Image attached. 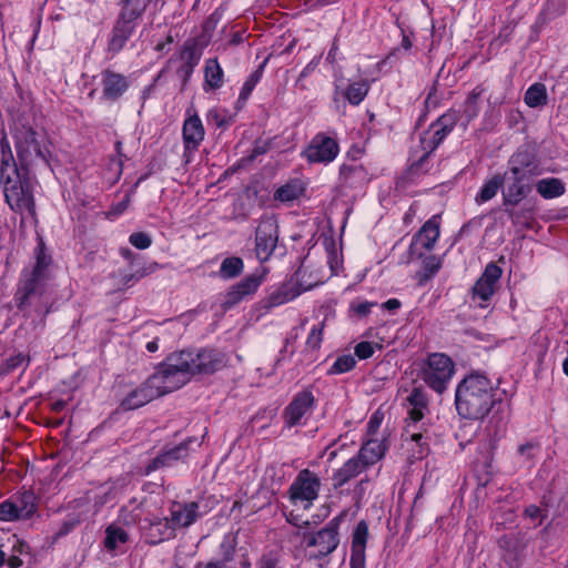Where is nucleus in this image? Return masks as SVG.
I'll return each instance as SVG.
<instances>
[{"instance_id": "49", "label": "nucleus", "mask_w": 568, "mask_h": 568, "mask_svg": "<svg viewBox=\"0 0 568 568\" xmlns=\"http://www.w3.org/2000/svg\"><path fill=\"white\" fill-rule=\"evenodd\" d=\"M129 241L134 247L139 250H145L152 244V239L144 232L132 233L129 237Z\"/></svg>"}, {"instance_id": "6", "label": "nucleus", "mask_w": 568, "mask_h": 568, "mask_svg": "<svg viewBox=\"0 0 568 568\" xmlns=\"http://www.w3.org/2000/svg\"><path fill=\"white\" fill-rule=\"evenodd\" d=\"M303 539L306 548H315L310 552V559H322L331 555L338 546V523L331 520L324 528L315 534H304Z\"/></svg>"}, {"instance_id": "28", "label": "nucleus", "mask_w": 568, "mask_h": 568, "mask_svg": "<svg viewBox=\"0 0 568 568\" xmlns=\"http://www.w3.org/2000/svg\"><path fill=\"white\" fill-rule=\"evenodd\" d=\"M420 420H413L409 416L405 427V434L412 442H415L419 447L418 458H422L428 452L427 440L429 438L427 429L424 424H419Z\"/></svg>"}, {"instance_id": "27", "label": "nucleus", "mask_w": 568, "mask_h": 568, "mask_svg": "<svg viewBox=\"0 0 568 568\" xmlns=\"http://www.w3.org/2000/svg\"><path fill=\"white\" fill-rule=\"evenodd\" d=\"M339 180L345 186H356L368 181L367 171L363 165L357 163H344L339 168Z\"/></svg>"}, {"instance_id": "52", "label": "nucleus", "mask_w": 568, "mask_h": 568, "mask_svg": "<svg viewBox=\"0 0 568 568\" xmlns=\"http://www.w3.org/2000/svg\"><path fill=\"white\" fill-rule=\"evenodd\" d=\"M375 305L376 303L373 302H361L357 304L353 303L351 305V311L354 313L355 316L363 318L369 314L372 307Z\"/></svg>"}, {"instance_id": "42", "label": "nucleus", "mask_w": 568, "mask_h": 568, "mask_svg": "<svg viewBox=\"0 0 568 568\" xmlns=\"http://www.w3.org/2000/svg\"><path fill=\"white\" fill-rule=\"evenodd\" d=\"M243 271V261L240 257H226L221 266L220 274L223 278H233L240 275Z\"/></svg>"}, {"instance_id": "1", "label": "nucleus", "mask_w": 568, "mask_h": 568, "mask_svg": "<svg viewBox=\"0 0 568 568\" xmlns=\"http://www.w3.org/2000/svg\"><path fill=\"white\" fill-rule=\"evenodd\" d=\"M52 258L44 251L43 243L36 248V265L31 271H24L16 294L17 306L20 311H26L29 306H34L37 312L49 313L51 296L48 282L51 278L49 266Z\"/></svg>"}, {"instance_id": "7", "label": "nucleus", "mask_w": 568, "mask_h": 568, "mask_svg": "<svg viewBox=\"0 0 568 568\" xmlns=\"http://www.w3.org/2000/svg\"><path fill=\"white\" fill-rule=\"evenodd\" d=\"M320 488V477L310 469H303L290 486V498L295 505L302 504L304 508H308L318 497Z\"/></svg>"}, {"instance_id": "48", "label": "nucleus", "mask_w": 568, "mask_h": 568, "mask_svg": "<svg viewBox=\"0 0 568 568\" xmlns=\"http://www.w3.org/2000/svg\"><path fill=\"white\" fill-rule=\"evenodd\" d=\"M323 328H324V322L318 324L317 326L313 327L307 339H306V346L313 351L318 349L321 346V343L323 341Z\"/></svg>"}, {"instance_id": "9", "label": "nucleus", "mask_w": 568, "mask_h": 568, "mask_svg": "<svg viewBox=\"0 0 568 568\" xmlns=\"http://www.w3.org/2000/svg\"><path fill=\"white\" fill-rule=\"evenodd\" d=\"M501 274L503 270L497 264L493 262L487 264L484 273L471 287L473 302L481 308L487 307L488 301L494 295Z\"/></svg>"}, {"instance_id": "11", "label": "nucleus", "mask_w": 568, "mask_h": 568, "mask_svg": "<svg viewBox=\"0 0 568 568\" xmlns=\"http://www.w3.org/2000/svg\"><path fill=\"white\" fill-rule=\"evenodd\" d=\"M339 152L335 139L325 133L316 134L303 151V155L310 163H329L334 161Z\"/></svg>"}, {"instance_id": "64", "label": "nucleus", "mask_w": 568, "mask_h": 568, "mask_svg": "<svg viewBox=\"0 0 568 568\" xmlns=\"http://www.w3.org/2000/svg\"><path fill=\"white\" fill-rule=\"evenodd\" d=\"M130 201H131V196H130V194H126L124 196V199L114 207V212L116 214L123 213L128 209Z\"/></svg>"}, {"instance_id": "8", "label": "nucleus", "mask_w": 568, "mask_h": 568, "mask_svg": "<svg viewBox=\"0 0 568 568\" xmlns=\"http://www.w3.org/2000/svg\"><path fill=\"white\" fill-rule=\"evenodd\" d=\"M511 175H524L532 179L541 174L540 161L536 149L530 144H524L508 160V171L505 173Z\"/></svg>"}, {"instance_id": "23", "label": "nucleus", "mask_w": 568, "mask_h": 568, "mask_svg": "<svg viewBox=\"0 0 568 568\" xmlns=\"http://www.w3.org/2000/svg\"><path fill=\"white\" fill-rule=\"evenodd\" d=\"M191 442V439H187L178 446L161 453L146 466V473L149 474L162 467H170L178 460L184 459L189 455V445Z\"/></svg>"}, {"instance_id": "13", "label": "nucleus", "mask_w": 568, "mask_h": 568, "mask_svg": "<svg viewBox=\"0 0 568 568\" xmlns=\"http://www.w3.org/2000/svg\"><path fill=\"white\" fill-rule=\"evenodd\" d=\"M278 240V226L275 220L261 221L255 232V252L261 261H266L274 252Z\"/></svg>"}, {"instance_id": "61", "label": "nucleus", "mask_w": 568, "mask_h": 568, "mask_svg": "<svg viewBox=\"0 0 568 568\" xmlns=\"http://www.w3.org/2000/svg\"><path fill=\"white\" fill-rule=\"evenodd\" d=\"M257 568H277V562L271 556H263L257 562Z\"/></svg>"}, {"instance_id": "21", "label": "nucleus", "mask_w": 568, "mask_h": 568, "mask_svg": "<svg viewBox=\"0 0 568 568\" xmlns=\"http://www.w3.org/2000/svg\"><path fill=\"white\" fill-rule=\"evenodd\" d=\"M204 126L201 119L194 113L190 114L183 124V143L185 155L197 150L204 139Z\"/></svg>"}, {"instance_id": "55", "label": "nucleus", "mask_w": 568, "mask_h": 568, "mask_svg": "<svg viewBox=\"0 0 568 568\" xmlns=\"http://www.w3.org/2000/svg\"><path fill=\"white\" fill-rule=\"evenodd\" d=\"M456 121H457V115L455 112H449V113H446L444 115H442L436 124L439 125L440 128H444L448 131H452L456 124Z\"/></svg>"}, {"instance_id": "10", "label": "nucleus", "mask_w": 568, "mask_h": 568, "mask_svg": "<svg viewBox=\"0 0 568 568\" xmlns=\"http://www.w3.org/2000/svg\"><path fill=\"white\" fill-rule=\"evenodd\" d=\"M13 138L18 158L22 165L30 164L34 158H43L36 131L26 124L14 128Z\"/></svg>"}, {"instance_id": "4", "label": "nucleus", "mask_w": 568, "mask_h": 568, "mask_svg": "<svg viewBox=\"0 0 568 568\" xmlns=\"http://www.w3.org/2000/svg\"><path fill=\"white\" fill-rule=\"evenodd\" d=\"M14 176L8 175L3 181V193L7 204L12 211L21 215L36 216V202L31 185L27 179L22 180L16 168Z\"/></svg>"}, {"instance_id": "60", "label": "nucleus", "mask_w": 568, "mask_h": 568, "mask_svg": "<svg viewBox=\"0 0 568 568\" xmlns=\"http://www.w3.org/2000/svg\"><path fill=\"white\" fill-rule=\"evenodd\" d=\"M381 423H382V418H379V417L377 416V414H374V415L371 417V419H369V422H368V424H367V434H368L369 436L375 435V434H376V432H377V429L379 428Z\"/></svg>"}, {"instance_id": "46", "label": "nucleus", "mask_w": 568, "mask_h": 568, "mask_svg": "<svg viewBox=\"0 0 568 568\" xmlns=\"http://www.w3.org/2000/svg\"><path fill=\"white\" fill-rule=\"evenodd\" d=\"M356 364L355 358L352 355L339 356L332 367L328 369V374H343L351 371Z\"/></svg>"}, {"instance_id": "59", "label": "nucleus", "mask_w": 568, "mask_h": 568, "mask_svg": "<svg viewBox=\"0 0 568 568\" xmlns=\"http://www.w3.org/2000/svg\"><path fill=\"white\" fill-rule=\"evenodd\" d=\"M195 69V65H191V64H184L182 63L176 73L183 80V82H187V80L191 78L193 71Z\"/></svg>"}, {"instance_id": "26", "label": "nucleus", "mask_w": 568, "mask_h": 568, "mask_svg": "<svg viewBox=\"0 0 568 568\" xmlns=\"http://www.w3.org/2000/svg\"><path fill=\"white\" fill-rule=\"evenodd\" d=\"M159 393L149 387V378L140 387L130 392L125 398L121 402V407L125 410L136 409L154 398H158Z\"/></svg>"}, {"instance_id": "57", "label": "nucleus", "mask_w": 568, "mask_h": 568, "mask_svg": "<svg viewBox=\"0 0 568 568\" xmlns=\"http://www.w3.org/2000/svg\"><path fill=\"white\" fill-rule=\"evenodd\" d=\"M318 64V60L311 61L301 72L296 85L300 87L302 90H306V85L302 82V80L307 77L311 72L315 70V68Z\"/></svg>"}, {"instance_id": "5", "label": "nucleus", "mask_w": 568, "mask_h": 568, "mask_svg": "<svg viewBox=\"0 0 568 568\" xmlns=\"http://www.w3.org/2000/svg\"><path fill=\"white\" fill-rule=\"evenodd\" d=\"M455 366L450 357L442 353L428 356L422 369V379L435 392L442 394L454 375Z\"/></svg>"}, {"instance_id": "54", "label": "nucleus", "mask_w": 568, "mask_h": 568, "mask_svg": "<svg viewBox=\"0 0 568 568\" xmlns=\"http://www.w3.org/2000/svg\"><path fill=\"white\" fill-rule=\"evenodd\" d=\"M81 521L79 516L70 515L68 519H65L58 531V536H64L69 534L75 526H78Z\"/></svg>"}, {"instance_id": "47", "label": "nucleus", "mask_w": 568, "mask_h": 568, "mask_svg": "<svg viewBox=\"0 0 568 568\" xmlns=\"http://www.w3.org/2000/svg\"><path fill=\"white\" fill-rule=\"evenodd\" d=\"M21 516L19 514L18 505L11 503L9 500L2 501L0 504V519L6 521H11L16 519H20Z\"/></svg>"}, {"instance_id": "2", "label": "nucleus", "mask_w": 568, "mask_h": 568, "mask_svg": "<svg viewBox=\"0 0 568 568\" xmlns=\"http://www.w3.org/2000/svg\"><path fill=\"white\" fill-rule=\"evenodd\" d=\"M500 402L491 382L480 374H469L456 388V409L463 418L481 419Z\"/></svg>"}, {"instance_id": "51", "label": "nucleus", "mask_w": 568, "mask_h": 568, "mask_svg": "<svg viewBox=\"0 0 568 568\" xmlns=\"http://www.w3.org/2000/svg\"><path fill=\"white\" fill-rule=\"evenodd\" d=\"M374 344L371 342H361L355 346V355L361 359H366L373 356Z\"/></svg>"}, {"instance_id": "14", "label": "nucleus", "mask_w": 568, "mask_h": 568, "mask_svg": "<svg viewBox=\"0 0 568 568\" xmlns=\"http://www.w3.org/2000/svg\"><path fill=\"white\" fill-rule=\"evenodd\" d=\"M102 99L114 102L124 95L130 87L126 75L112 69H104L101 72Z\"/></svg>"}, {"instance_id": "35", "label": "nucleus", "mask_w": 568, "mask_h": 568, "mask_svg": "<svg viewBox=\"0 0 568 568\" xmlns=\"http://www.w3.org/2000/svg\"><path fill=\"white\" fill-rule=\"evenodd\" d=\"M152 0H119L120 13L134 20L140 19Z\"/></svg>"}, {"instance_id": "24", "label": "nucleus", "mask_w": 568, "mask_h": 568, "mask_svg": "<svg viewBox=\"0 0 568 568\" xmlns=\"http://www.w3.org/2000/svg\"><path fill=\"white\" fill-rule=\"evenodd\" d=\"M432 129L433 134L429 139H427L426 136H423L420 139V143L423 144L425 153L410 165L409 171L412 173H418L420 170H423L424 164L427 161L429 154L442 143V141L450 132L444 128H440L436 123L432 126Z\"/></svg>"}, {"instance_id": "17", "label": "nucleus", "mask_w": 568, "mask_h": 568, "mask_svg": "<svg viewBox=\"0 0 568 568\" xmlns=\"http://www.w3.org/2000/svg\"><path fill=\"white\" fill-rule=\"evenodd\" d=\"M136 21L138 20L119 14L108 43L109 52L115 54L124 48L126 41L131 38L136 28Z\"/></svg>"}, {"instance_id": "34", "label": "nucleus", "mask_w": 568, "mask_h": 568, "mask_svg": "<svg viewBox=\"0 0 568 568\" xmlns=\"http://www.w3.org/2000/svg\"><path fill=\"white\" fill-rule=\"evenodd\" d=\"M536 190L544 199H555L565 193V184L557 178L539 180Z\"/></svg>"}, {"instance_id": "29", "label": "nucleus", "mask_w": 568, "mask_h": 568, "mask_svg": "<svg viewBox=\"0 0 568 568\" xmlns=\"http://www.w3.org/2000/svg\"><path fill=\"white\" fill-rule=\"evenodd\" d=\"M175 536V528L169 518H155L150 521V544L158 545Z\"/></svg>"}, {"instance_id": "53", "label": "nucleus", "mask_w": 568, "mask_h": 568, "mask_svg": "<svg viewBox=\"0 0 568 568\" xmlns=\"http://www.w3.org/2000/svg\"><path fill=\"white\" fill-rule=\"evenodd\" d=\"M1 148H2V161H1V166H0V173H1L2 180L4 181V179L7 178V176H4V169H6V166L9 165V161L12 160L13 158H12V153H11L9 143L7 142L6 139L1 140Z\"/></svg>"}, {"instance_id": "43", "label": "nucleus", "mask_w": 568, "mask_h": 568, "mask_svg": "<svg viewBox=\"0 0 568 568\" xmlns=\"http://www.w3.org/2000/svg\"><path fill=\"white\" fill-rule=\"evenodd\" d=\"M369 85L367 82H354L348 84L345 97L349 103L357 105L368 93Z\"/></svg>"}, {"instance_id": "25", "label": "nucleus", "mask_w": 568, "mask_h": 568, "mask_svg": "<svg viewBox=\"0 0 568 568\" xmlns=\"http://www.w3.org/2000/svg\"><path fill=\"white\" fill-rule=\"evenodd\" d=\"M365 470L366 469L362 466V464H359L354 457H351L333 473L331 477L333 489H341Z\"/></svg>"}, {"instance_id": "62", "label": "nucleus", "mask_w": 568, "mask_h": 568, "mask_svg": "<svg viewBox=\"0 0 568 568\" xmlns=\"http://www.w3.org/2000/svg\"><path fill=\"white\" fill-rule=\"evenodd\" d=\"M217 21L219 18L216 17V13L211 14L203 23L204 32H212L215 29Z\"/></svg>"}, {"instance_id": "40", "label": "nucleus", "mask_w": 568, "mask_h": 568, "mask_svg": "<svg viewBox=\"0 0 568 568\" xmlns=\"http://www.w3.org/2000/svg\"><path fill=\"white\" fill-rule=\"evenodd\" d=\"M201 55H202V52L199 49L197 41L194 39H191V40L185 41V43L181 50L180 59H181V62L184 64H191V65L196 67L200 62Z\"/></svg>"}, {"instance_id": "3", "label": "nucleus", "mask_w": 568, "mask_h": 568, "mask_svg": "<svg viewBox=\"0 0 568 568\" xmlns=\"http://www.w3.org/2000/svg\"><path fill=\"white\" fill-rule=\"evenodd\" d=\"M187 358L189 355L181 352L170 354L149 377V387L155 389L160 397L181 388L192 377Z\"/></svg>"}, {"instance_id": "33", "label": "nucleus", "mask_w": 568, "mask_h": 568, "mask_svg": "<svg viewBox=\"0 0 568 568\" xmlns=\"http://www.w3.org/2000/svg\"><path fill=\"white\" fill-rule=\"evenodd\" d=\"M407 400L410 405L408 416L413 420H422L425 412L428 410L426 394L419 388H414L407 397Z\"/></svg>"}, {"instance_id": "39", "label": "nucleus", "mask_w": 568, "mask_h": 568, "mask_svg": "<svg viewBox=\"0 0 568 568\" xmlns=\"http://www.w3.org/2000/svg\"><path fill=\"white\" fill-rule=\"evenodd\" d=\"M507 410L508 407H497V410L489 419L487 430L489 434H493L494 437L504 435L508 417Z\"/></svg>"}, {"instance_id": "58", "label": "nucleus", "mask_w": 568, "mask_h": 568, "mask_svg": "<svg viewBox=\"0 0 568 568\" xmlns=\"http://www.w3.org/2000/svg\"><path fill=\"white\" fill-rule=\"evenodd\" d=\"M525 515L530 519L539 518V525L542 523V519H544L542 510L536 505H529L528 507H526Z\"/></svg>"}, {"instance_id": "56", "label": "nucleus", "mask_w": 568, "mask_h": 568, "mask_svg": "<svg viewBox=\"0 0 568 568\" xmlns=\"http://www.w3.org/2000/svg\"><path fill=\"white\" fill-rule=\"evenodd\" d=\"M134 509H129V506H124L120 510V521L124 525H133L138 520V515L133 514Z\"/></svg>"}, {"instance_id": "50", "label": "nucleus", "mask_w": 568, "mask_h": 568, "mask_svg": "<svg viewBox=\"0 0 568 568\" xmlns=\"http://www.w3.org/2000/svg\"><path fill=\"white\" fill-rule=\"evenodd\" d=\"M260 80V73L256 71L244 82L242 90L240 92V100L245 101L251 92L253 91L254 87Z\"/></svg>"}, {"instance_id": "18", "label": "nucleus", "mask_w": 568, "mask_h": 568, "mask_svg": "<svg viewBox=\"0 0 568 568\" xmlns=\"http://www.w3.org/2000/svg\"><path fill=\"white\" fill-rule=\"evenodd\" d=\"M262 278L255 275H250L245 277L243 281L233 285L225 294L224 300L222 302L223 310H230L241 301H243L246 296L253 294L261 284Z\"/></svg>"}, {"instance_id": "36", "label": "nucleus", "mask_w": 568, "mask_h": 568, "mask_svg": "<svg viewBox=\"0 0 568 568\" xmlns=\"http://www.w3.org/2000/svg\"><path fill=\"white\" fill-rule=\"evenodd\" d=\"M505 212L514 225L528 226L534 217L535 209L531 205L524 204L518 209L505 206Z\"/></svg>"}, {"instance_id": "44", "label": "nucleus", "mask_w": 568, "mask_h": 568, "mask_svg": "<svg viewBox=\"0 0 568 568\" xmlns=\"http://www.w3.org/2000/svg\"><path fill=\"white\" fill-rule=\"evenodd\" d=\"M481 92L483 90L475 88L465 101L464 115L467 122L471 121L479 113L478 100Z\"/></svg>"}, {"instance_id": "22", "label": "nucleus", "mask_w": 568, "mask_h": 568, "mask_svg": "<svg viewBox=\"0 0 568 568\" xmlns=\"http://www.w3.org/2000/svg\"><path fill=\"white\" fill-rule=\"evenodd\" d=\"M386 446L382 440L368 438L362 444L356 456H353L367 470L385 455Z\"/></svg>"}, {"instance_id": "20", "label": "nucleus", "mask_w": 568, "mask_h": 568, "mask_svg": "<svg viewBox=\"0 0 568 568\" xmlns=\"http://www.w3.org/2000/svg\"><path fill=\"white\" fill-rule=\"evenodd\" d=\"M199 508V504L195 501L185 504L173 503L169 519L175 529L186 528L200 517Z\"/></svg>"}, {"instance_id": "31", "label": "nucleus", "mask_w": 568, "mask_h": 568, "mask_svg": "<svg viewBox=\"0 0 568 568\" xmlns=\"http://www.w3.org/2000/svg\"><path fill=\"white\" fill-rule=\"evenodd\" d=\"M204 79V90H216L223 85L224 72L216 58L205 61Z\"/></svg>"}, {"instance_id": "41", "label": "nucleus", "mask_w": 568, "mask_h": 568, "mask_svg": "<svg viewBox=\"0 0 568 568\" xmlns=\"http://www.w3.org/2000/svg\"><path fill=\"white\" fill-rule=\"evenodd\" d=\"M104 546L109 550H114L119 544H125L129 540L128 532L114 525H110L105 529Z\"/></svg>"}, {"instance_id": "32", "label": "nucleus", "mask_w": 568, "mask_h": 568, "mask_svg": "<svg viewBox=\"0 0 568 568\" xmlns=\"http://www.w3.org/2000/svg\"><path fill=\"white\" fill-rule=\"evenodd\" d=\"M304 192V183L294 179L280 186L274 193V199L281 202H292L302 196Z\"/></svg>"}, {"instance_id": "16", "label": "nucleus", "mask_w": 568, "mask_h": 568, "mask_svg": "<svg viewBox=\"0 0 568 568\" xmlns=\"http://www.w3.org/2000/svg\"><path fill=\"white\" fill-rule=\"evenodd\" d=\"M315 398L311 390H303L295 395L293 400L284 410V419L288 427L300 423L303 416L311 410Z\"/></svg>"}, {"instance_id": "15", "label": "nucleus", "mask_w": 568, "mask_h": 568, "mask_svg": "<svg viewBox=\"0 0 568 568\" xmlns=\"http://www.w3.org/2000/svg\"><path fill=\"white\" fill-rule=\"evenodd\" d=\"M509 183L506 190L503 191L504 206H517L525 197H527L531 190L530 178L524 175H511L508 178Z\"/></svg>"}, {"instance_id": "19", "label": "nucleus", "mask_w": 568, "mask_h": 568, "mask_svg": "<svg viewBox=\"0 0 568 568\" xmlns=\"http://www.w3.org/2000/svg\"><path fill=\"white\" fill-rule=\"evenodd\" d=\"M368 539V526L366 521L361 520L352 536V548H351V558H349V567L351 568H365V549L366 542Z\"/></svg>"}, {"instance_id": "38", "label": "nucleus", "mask_w": 568, "mask_h": 568, "mask_svg": "<svg viewBox=\"0 0 568 568\" xmlns=\"http://www.w3.org/2000/svg\"><path fill=\"white\" fill-rule=\"evenodd\" d=\"M506 175L496 174L488 180L476 196L477 203H484L491 200L505 182Z\"/></svg>"}, {"instance_id": "37", "label": "nucleus", "mask_w": 568, "mask_h": 568, "mask_svg": "<svg viewBox=\"0 0 568 568\" xmlns=\"http://www.w3.org/2000/svg\"><path fill=\"white\" fill-rule=\"evenodd\" d=\"M548 95L545 84L535 83L525 93V102L530 108H539L547 104Z\"/></svg>"}, {"instance_id": "30", "label": "nucleus", "mask_w": 568, "mask_h": 568, "mask_svg": "<svg viewBox=\"0 0 568 568\" xmlns=\"http://www.w3.org/2000/svg\"><path fill=\"white\" fill-rule=\"evenodd\" d=\"M439 222L437 216H433L429 219L416 234L417 241L422 244V246L430 251L435 246L439 237Z\"/></svg>"}, {"instance_id": "63", "label": "nucleus", "mask_w": 568, "mask_h": 568, "mask_svg": "<svg viewBox=\"0 0 568 568\" xmlns=\"http://www.w3.org/2000/svg\"><path fill=\"white\" fill-rule=\"evenodd\" d=\"M24 356L22 354H19L14 357H11L7 361V366L9 369H13L18 366H20L24 362Z\"/></svg>"}, {"instance_id": "12", "label": "nucleus", "mask_w": 568, "mask_h": 568, "mask_svg": "<svg viewBox=\"0 0 568 568\" xmlns=\"http://www.w3.org/2000/svg\"><path fill=\"white\" fill-rule=\"evenodd\" d=\"M189 355L190 374H212L225 366V357L215 349H202L197 353L191 351H181Z\"/></svg>"}, {"instance_id": "45", "label": "nucleus", "mask_w": 568, "mask_h": 568, "mask_svg": "<svg viewBox=\"0 0 568 568\" xmlns=\"http://www.w3.org/2000/svg\"><path fill=\"white\" fill-rule=\"evenodd\" d=\"M17 505L21 518H29L37 509L36 497L31 491H24Z\"/></svg>"}]
</instances>
